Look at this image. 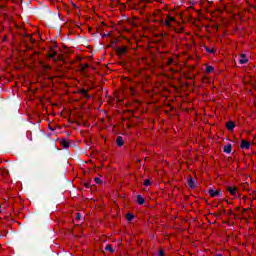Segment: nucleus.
<instances>
[{
	"mask_svg": "<svg viewBox=\"0 0 256 256\" xmlns=\"http://www.w3.org/2000/svg\"><path fill=\"white\" fill-rule=\"evenodd\" d=\"M175 23H177V19L171 16V14H167L166 18L162 20V25H165V27H168L169 29H171Z\"/></svg>",
	"mask_w": 256,
	"mask_h": 256,
	"instance_id": "obj_1",
	"label": "nucleus"
},
{
	"mask_svg": "<svg viewBox=\"0 0 256 256\" xmlns=\"http://www.w3.org/2000/svg\"><path fill=\"white\" fill-rule=\"evenodd\" d=\"M226 190L234 199H237V194L239 193V188H237V186H226Z\"/></svg>",
	"mask_w": 256,
	"mask_h": 256,
	"instance_id": "obj_2",
	"label": "nucleus"
},
{
	"mask_svg": "<svg viewBox=\"0 0 256 256\" xmlns=\"http://www.w3.org/2000/svg\"><path fill=\"white\" fill-rule=\"evenodd\" d=\"M126 54H127V46H121L116 49V55H118V57H122V55H126Z\"/></svg>",
	"mask_w": 256,
	"mask_h": 256,
	"instance_id": "obj_3",
	"label": "nucleus"
},
{
	"mask_svg": "<svg viewBox=\"0 0 256 256\" xmlns=\"http://www.w3.org/2000/svg\"><path fill=\"white\" fill-rule=\"evenodd\" d=\"M210 197H219L221 195H223V193L221 192V189H218V190H213V189H210L208 191Z\"/></svg>",
	"mask_w": 256,
	"mask_h": 256,
	"instance_id": "obj_4",
	"label": "nucleus"
},
{
	"mask_svg": "<svg viewBox=\"0 0 256 256\" xmlns=\"http://www.w3.org/2000/svg\"><path fill=\"white\" fill-rule=\"evenodd\" d=\"M240 147H241L242 149H247V150H249V149H251V142L246 141V140H241Z\"/></svg>",
	"mask_w": 256,
	"mask_h": 256,
	"instance_id": "obj_5",
	"label": "nucleus"
},
{
	"mask_svg": "<svg viewBox=\"0 0 256 256\" xmlns=\"http://www.w3.org/2000/svg\"><path fill=\"white\" fill-rule=\"evenodd\" d=\"M57 56V51H55V49L51 48L48 53H47V57L49 59H55V57Z\"/></svg>",
	"mask_w": 256,
	"mask_h": 256,
	"instance_id": "obj_6",
	"label": "nucleus"
},
{
	"mask_svg": "<svg viewBox=\"0 0 256 256\" xmlns=\"http://www.w3.org/2000/svg\"><path fill=\"white\" fill-rule=\"evenodd\" d=\"M239 63L240 65H245V63H249V59H247V56L245 54L240 55Z\"/></svg>",
	"mask_w": 256,
	"mask_h": 256,
	"instance_id": "obj_7",
	"label": "nucleus"
},
{
	"mask_svg": "<svg viewBox=\"0 0 256 256\" xmlns=\"http://www.w3.org/2000/svg\"><path fill=\"white\" fill-rule=\"evenodd\" d=\"M116 145L118 147H123V145H125V141L123 140V137L118 136L116 139Z\"/></svg>",
	"mask_w": 256,
	"mask_h": 256,
	"instance_id": "obj_8",
	"label": "nucleus"
},
{
	"mask_svg": "<svg viewBox=\"0 0 256 256\" xmlns=\"http://www.w3.org/2000/svg\"><path fill=\"white\" fill-rule=\"evenodd\" d=\"M60 145H61V148L62 149H69V141L63 139V140H60Z\"/></svg>",
	"mask_w": 256,
	"mask_h": 256,
	"instance_id": "obj_9",
	"label": "nucleus"
},
{
	"mask_svg": "<svg viewBox=\"0 0 256 256\" xmlns=\"http://www.w3.org/2000/svg\"><path fill=\"white\" fill-rule=\"evenodd\" d=\"M226 129H228V131H233V129H235V123L233 121H229L226 124Z\"/></svg>",
	"mask_w": 256,
	"mask_h": 256,
	"instance_id": "obj_10",
	"label": "nucleus"
},
{
	"mask_svg": "<svg viewBox=\"0 0 256 256\" xmlns=\"http://www.w3.org/2000/svg\"><path fill=\"white\" fill-rule=\"evenodd\" d=\"M231 151H233V146L231 144H227L224 146V153H227L229 155Z\"/></svg>",
	"mask_w": 256,
	"mask_h": 256,
	"instance_id": "obj_11",
	"label": "nucleus"
},
{
	"mask_svg": "<svg viewBox=\"0 0 256 256\" xmlns=\"http://www.w3.org/2000/svg\"><path fill=\"white\" fill-rule=\"evenodd\" d=\"M136 199H137L138 205H144L145 204V198H143V196L137 195Z\"/></svg>",
	"mask_w": 256,
	"mask_h": 256,
	"instance_id": "obj_12",
	"label": "nucleus"
},
{
	"mask_svg": "<svg viewBox=\"0 0 256 256\" xmlns=\"http://www.w3.org/2000/svg\"><path fill=\"white\" fill-rule=\"evenodd\" d=\"M87 69H89V64L85 63L84 65L80 66V73H87Z\"/></svg>",
	"mask_w": 256,
	"mask_h": 256,
	"instance_id": "obj_13",
	"label": "nucleus"
},
{
	"mask_svg": "<svg viewBox=\"0 0 256 256\" xmlns=\"http://www.w3.org/2000/svg\"><path fill=\"white\" fill-rule=\"evenodd\" d=\"M105 251H108L109 253H115V250L113 249V245L111 244L106 245Z\"/></svg>",
	"mask_w": 256,
	"mask_h": 256,
	"instance_id": "obj_14",
	"label": "nucleus"
},
{
	"mask_svg": "<svg viewBox=\"0 0 256 256\" xmlns=\"http://www.w3.org/2000/svg\"><path fill=\"white\" fill-rule=\"evenodd\" d=\"M188 185L189 187H191V189H195V181L193 180V178H189Z\"/></svg>",
	"mask_w": 256,
	"mask_h": 256,
	"instance_id": "obj_15",
	"label": "nucleus"
},
{
	"mask_svg": "<svg viewBox=\"0 0 256 256\" xmlns=\"http://www.w3.org/2000/svg\"><path fill=\"white\" fill-rule=\"evenodd\" d=\"M166 65L171 66V65H175V60L173 58H168V61L166 62Z\"/></svg>",
	"mask_w": 256,
	"mask_h": 256,
	"instance_id": "obj_16",
	"label": "nucleus"
},
{
	"mask_svg": "<svg viewBox=\"0 0 256 256\" xmlns=\"http://www.w3.org/2000/svg\"><path fill=\"white\" fill-rule=\"evenodd\" d=\"M215 71V68L213 66H206V73H213Z\"/></svg>",
	"mask_w": 256,
	"mask_h": 256,
	"instance_id": "obj_17",
	"label": "nucleus"
},
{
	"mask_svg": "<svg viewBox=\"0 0 256 256\" xmlns=\"http://www.w3.org/2000/svg\"><path fill=\"white\" fill-rule=\"evenodd\" d=\"M134 218H135V216H134L133 214H131V213H128V214L126 215L127 221H133Z\"/></svg>",
	"mask_w": 256,
	"mask_h": 256,
	"instance_id": "obj_18",
	"label": "nucleus"
},
{
	"mask_svg": "<svg viewBox=\"0 0 256 256\" xmlns=\"http://www.w3.org/2000/svg\"><path fill=\"white\" fill-rule=\"evenodd\" d=\"M149 185H151V180L147 179L144 181V186L145 187H149Z\"/></svg>",
	"mask_w": 256,
	"mask_h": 256,
	"instance_id": "obj_19",
	"label": "nucleus"
},
{
	"mask_svg": "<svg viewBox=\"0 0 256 256\" xmlns=\"http://www.w3.org/2000/svg\"><path fill=\"white\" fill-rule=\"evenodd\" d=\"M76 221H81V213H76Z\"/></svg>",
	"mask_w": 256,
	"mask_h": 256,
	"instance_id": "obj_20",
	"label": "nucleus"
},
{
	"mask_svg": "<svg viewBox=\"0 0 256 256\" xmlns=\"http://www.w3.org/2000/svg\"><path fill=\"white\" fill-rule=\"evenodd\" d=\"M158 256H165V251H163V250H159V252H158Z\"/></svg>",
	"mask_w": 256,
	"mask_h": 256,
	"instance_id": "obj_21",
	"label": "nucleus"
},
{
	"mask_svg": "<svg viewBox=\"0 0 256 256\" xmlns=\"http://www.w3.org/2000/svg\"><path fill=\"white\" fill-rule=\"evenodd\" d=\"M94 181H95V183L99 184V183H101V178H95Z\"/></svg>",
	"mask_w": 256,
	"mask_h": 256,
	"instance_id": "obj_22",
	"label": "nucleus"
},
{
	"mask_svg": "<svg viewBox=\"0 0 256 256\" xmlns=\"http://www.w3.org/2000/svg\"><path fill=\"white\" fill-rule=\"evenodd\" d=\"M81 93L84 94V95H89V93L85 89L81 90Z\"/></svg>",
	"mask_w": 256,
	"mask_h": 256,
	"instance_id": "obj_23",
	"label": "nucleus"
},
{
	"mask_svg": "<svg viewBox=\"0 0 256 256\" xmlns=\"http://www.w3.org/2000/svg\"><path fill=\"white\" fill-rule=\"evenodd\" d=\"M155 1H157L158 3H163V0H155Z\"/></svg>",
	"mask_w": 256,
	"mask_h": 256,
	"instance_id": "obj_24",
	"label": "nucleus"
},
{
	"mask_svg": "<svg viewBox=\"0 0 256 256\" xmlns=\"http://www.w3.org/2000/svg\"><path fill=\"white\" fill-rule=\"evenodd\" d=\"M215 256H223V254H221V253H218V254H215Z\"/></svg>",
	"mask_w": 256,
	"mask_h": 256,
	"instance_id": "obj_25",
	"label": "nucleus"
},
{
	"mask_svg": "<svg viewBox=\"0 0 256 256\" xmlns=\"http://www.w3.org/2000/svg\"><path fill=\"white\" fill-rule=\"evenodd\" d=\"M208 53H213V50H209Z\"/></svg>",
	"mask_w": 256,
	"mask_h": 256,
	"instance_id": "obj_26",
	"label": "nucleus"
},
{
	"mask_svg": "<svg viewBox=\"0 0 256 256\" xmlns=\"http://www.w3.org/2000/svg\"><path fill=\"white\" fill-rule=\"evenodd\" d=\"M254 89H255V91H256V85L254 86Z\"/></svg>",
	"mask_w": 256,
	"mask_h": 256,
	"instance_id": "obj_27",
	"label": "nucleus"
}]
</instances>
